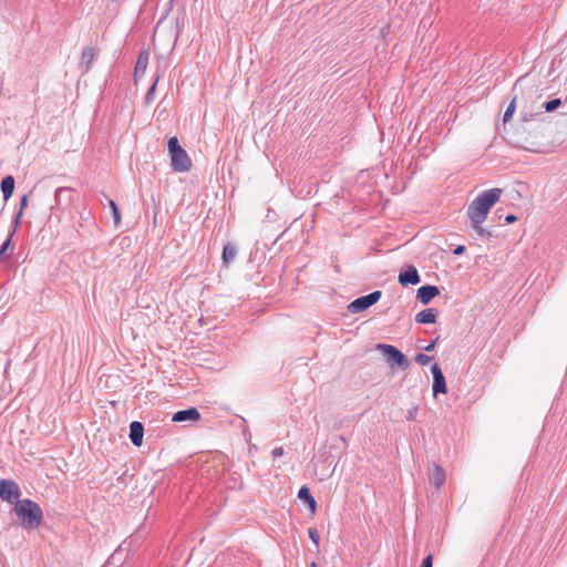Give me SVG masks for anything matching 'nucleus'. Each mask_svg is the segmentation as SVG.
Instances as JSON below:
<instances>
[{
	"label": "nucleus",
	"instance_id": "nucleus-1",
	"mask_svg": "<svg viewBox=\"0 0 567 567\" xmlns=\"http://www.w3.org/2000/svg\"><path fill=\"white\" fill-rule=\"evenodd\" d=\"M503 189L491 188L480 193L467 207L466 215L474 231L483 238L489 239L492 231L482 227L486 220L489 209L499 200Z\"/></svg>",
	"mask_w": 567,
	"mask_h": 567
},
{
	"label": "nucleus",
	"instance_id": "nucleus-2",
	"mask_svg": "<svg viewBox=\"0 0 567 567\" xmlns=\"http://www.w3.org/2000/svg\"><path fill=\"white\" fill-rule=\"evenodd\" d=\"M14 513L20 519V526L27 530L39 528L43 522V512L40 505L30 499H18L14 506Z\"/></svg>",
	"mask_w": 567,
	"mask_h": 567
},
{
	"label": "nucleus",
	"instance_id": "nucleus-3",
	"mask_svg": "<svg viewBox=\"0 0 567 567\" xmlns=\"http://www.w3.org/2000/svg\"><path fill=\"white\" fill-rule=\"evenodd\" d=\"M168 153L173 171L184 173L192 168V161L187 152L179 145L176 136L168 140Z\"/></svg>",
	"mask_w": 567,
	"mask_h": 567
},
{
	"label": "nucleus",
	"instance_id": "nucleus-4",
	"mask_svg": "<svg viewBox=\"0 0 567 567\" xmlns=\"http://www.w3.org/2000/svg\"><path fill=\"white\" fill-rule=\"evenodd\" d=\"M378 350L381 351L390 367L398 365L402 370H406L410 367L408 358L394 346L380 343L378 344Z\"/></svg>",
	"mask_w": 567,
	"mask_h": 567
},
{
	"label": "nucleus",
	"instance_id": "nucleus-5",
	"mask_svg": "<svg viewBox=\"0 0 567 567\" xmlns=\"http://www.w3.org/2000/svg\"><path fill=\"white\" fill-rule=\"evenodd\" d=\"M382 296L380 290L372 291L369 295L362 296L350 302L348 311L351 313H358L367 310L374 303H377Z\"/></svg>",
	"mask_w": 567,
	"mask_h": 567
},
{
	"label": "nucleus",
	"instance_id": "nucleus-6",
	"mask_svg": "<svg viewBox=\"0 0 567 567\" xmlns=\"http://www.w3.org/2000/svg\"><path fill=\"white\" fill-rule=\"evenodd\" d=\"M20 496V489L16 482L9 480L0 481V497L9 503L17 502Z\"/></svg>",
	"mask_w": 567,
	"mask_h": 567
},
{
	"label": "nucleus",
	"instance_id": "nucleus-7",
	"mask_svg": "<svg viewBox=\"0 0 567 567\" xmlns=\"http://www.w3.org/2000/svg\"><path fill=\"white\" fill-rule=\"evenodd\" d=\"M431 372L433 374V395L437 396L441 393H446V381L440 365L437 363L433 364L431 367Z\"/></svg>",
	"mask_w": 567,
	"mask_h": 567
},
{
	"label": "nucleus",
	"instance_id": "nucleus-8",
	"mask_svg": "<svg viewBox=\"0 0 567 567\" xmlns=\"http://www.w3.org/2000/svg\"><path fill=\"white\" fill-rule=\"evenodd\" d=\"M71 194H72V188H70V187L56 188L55 194H54L55 207L58 209H62V210L65 209L72 202Z\"/></svg>",
	"mask_w": 567,
	"mask_h": 567
},
{
	"label": "nucleus",
	"instance_id": "nucleus-9",
	"mask_svg": "<svg viewBox=\"0 0 567 567\" xmlns=\"http://www.w3.org/2000/svg\"><path fill=\"white\" fill-rule=\"evenodd\" d=\"M421 278L417 272V269L414 266H409L406 269L402 270L399 275V282L402 286L409 285H417Z\"/></svg>",
	"mask_w": 567,
	"mask_h": 567
},
{
	"label": "nucleus",
	"instance_id": "nucleus-10",
	"mask_svg": "<svg viewBox=\"0 0 567 567\" xmlns=\"http://www.w3.org/2000/svg\"><path fill=\"white\" fill-rule=\"evenodd\" d=\"M439 295H440V289L436 286H432V285L422 286L416 291V298L423 305L430 303L431 300L434 299Z\"/></svg>",
	"mask_w": 567,
	"mask_h": 567
},
{
	"label": "nucleus",
	"instance_id": "nucleus-11",
	"mask_svg": "<svg viewBox=\"0 0 567 567\" xmlns=\"http://www.w3.org/2000/svg\"><path fill=\"white\" fill-rule=\"evenodd\" d=\"M97 53L96 49L93 47H86L83 49L80 61V70L82 73H86L90 71L93 61L95 60Z\"/></svg>",
	"mask_w": 567,
	"mask_h": 567
},
{
	"label": "nucleus",
	"instance_id": "nucleus-12",
	"mask_svg": "<svg viewBox=\"0 0 567 567\" xmlns=\"http://www.w3.org/2000/svg\"><path fill=\"white\" fill-rule=\"evenodd\" d=\"M200 419V413L196 408H189L186 410L177 411L173 414L172 421L176 423L186 422V421H198Z\"/></svg>",
	"mask_w": 567,
	"mask_h": 567
},
{
	"label": "nucleus",
	"instance_id": "nucleus-13",
	"mask_svg": "<svg viewBox=\"0 0 567 567\" xmlns=\"http://www.w3.org/2000/svg\"><path fill=\"white\" fill-rule=\"evenodd\" d=\"M429 482L434 485L436 488H440L445 482V472L439 464H433L432 467L429 468Z\"/></svg>",
	"mask_w": 567,
	"mask_h": 567
},
{
	"label": "nucleus",
	"instance_id": "nucleus-14",
	"mask_svg": "<svg viewBox=\"0 0 567 567\" xmlns=\"http://www.w3.org/2000/svg\"><path fill=\"white\" fill-rule=\"evenodd\" d=\"M144 426L138 421H133L130 424V440L135 446H141L143 443Z\"/></svg>",
	"mask_w": 567,
	"mask_h": 567
},
{
	"label": "nucleus",
	"instance_id": "nucleus-15",
	"mask_svg": "<svg viewBox=\"0 0 567 567\" xmlns=\"http://www.w3.org/2000/svg\"><path fill=\"white\" fill-rule=\"evenodd\" d=\"M148 59H150V54L146 50H143L140 52L138 56H137V60H136V63H135V68H134V78L135 80L140 76H143L146 69H147V65H148Z\"/></svg>",
	"mask_w": 567,
	"mask_h": 567
},
{
	"label": "nucleus",
	"instance_id": "nucleus-16",
	"mask_svg": "<svg viewBox=\"0 0 567 567\" xmlns=\"http://www.w3.org/2000/svg\"><path fill=\"white\" fill-rule=\"evenodd\" d=\"M415 321L420 324H431L436 321V312L433 308H426L415 316Z\"/></svg>",
	"mask_w": 567,
	"mask_h": 567
},
{
	"label": "nucleus",
	"instance_id": "nucleus-17",
	"mask_svg": "<svg viewBox=\"0 0 567 567\" xmlns=\"http://www.w3.org/2000/svg\"><path fill=\"white\" fill-rule=\"evenodd\" d=\"M298 497L303 501L311 514H315L317 511V502L313 496L310 494V491L307 486H302L298 492Z\"/></svg>",
	"mask_w": 567,
	"mask_h": 567
},
{
	"label": "nucleus",
	"instance_id": "nucleus-18",
	"mask_svg": "<svg viewBox=\"0 0 567 567\" xmlns=\"http://www.w3.org/2000/svg\"><path fill=\"white\" fill-rule=\"evenodd\" d=\"M236 256H237L236 245L233 243H227L223 248V254H221L223 265L225 267H228L229 264L236 258Z\"/></svg>",
	"mask_w": 567,
	"mask_h": 567
},
{
	"label": "nucleus",
	"instance_id": "nucleus-19",
	"mask_svg": "<svg viewBox=\"0 0 567 567\" xmlns=\"http://www.w3.org/2000/svg\"><path fill=\"white\" fill-rule=\"evenodd\" d=\"M0 188L3 194V199L7 202L13 194L14 178L11 175L3 177L1 181Z\"/></svg>",
	"mask_w": 567,
	"mask_h": 567
},
{
	"label": "nucleus",
	"instance_id": "nucleus-20",
	"mask_svg": "<svg viewBox=\"0 0 567 567\" xmlns=\"http://www.w3.org/2000/svg\"><path fill=\"white\" fill-rule=\"evenodd\" d=\"M515 110H516V96L513 97V100L511 101L509 105L507 106V109L503 115L504 123H507L512 120Z\"/></svg>",
	"mask_w": 567,
	"mask_h": 567
},
{
	"label": "nucleus",
	"instance_id": "nucleus-21",
	"mask_svg": "<svg viewBox=\"0 0 567 567\" xmlns=\"http://www.w3.org/2000/svg\"><path fill=\"white\" fill-rule=\"evenodd\" d=\"M109 206L112 212V216L114 218V224H115V226H118L121 223V214H120L118 207L113 199L109 200Z\"/></svg>",
	"mask_w": 567,
	"mask_h": 567
},
{
	"label": "nucleus",
	"instance_id": "nucleus-22",
	"mask_svg": "<svg viewBox=\"0 0 567 567\" xmlns=\"http://www.w3.org/2000/svg\"><path fill=\"white\" fill-rule=\"evenodd\" d=\"M561 105L560 99H553L544 103V109L546 112H554Z\"/></svg>",
	"mask_w": 567,
	"mask_h": 567
},
{
	"label": "nucleus",
	"instance_id": "nucleus-23",
	"mask_svg": "<svg viewBox=\"0 0 567 567\" xmlns=\"http://www.w3.org/2000/svg\"><path fill=\"white\" fill-rule=\"evenodd\" d=\"M21 217H22V214H21V210H19L16 216L13 217V220H12V224H11V227H10V231H9V235L10 236H14V234L17 233V229L20 225V221H21Z\"/></svg>",
	"mask_w": 567,
	"mask_h": 567
},
{
	"label": "nucleus",
	"instance_id": "nucleus-24",
	"mask_svg": "<svg viewBox=\"0 0 567 567\" xmlns=\"http://www.w3.org/2000/svg\"><path fill=\"white\" fill-rule=\"evenodd\" d=\"M308 535L311 542L318 547L320 542L319 533L316 528L311 527L308 529Z\"/></svg>",
	"mask_w": 567,
	"mask_h": 567
},
{
	"label": "nucleus",
	"instance_id": "nucleus-25",
	"mask_svg": "<svg viewBox=\"0 0 567 567\" xmlns=\"http://www.w3.org/2000/svg\"><path fill=\"white\" fill-rule=\"evenodd\" d=\"M12 236H8V238L2 243L0 247V259L7 254L11 246Z\"/></svg>",
	"mask_w": 567,
	"mask_h": 567
},
{
	"label": "nucleus",
	"instance_id": "nucleus-26",
	"mask_svg": "<svg viewBox=\"0 0 567 567\" xmlns=\"http://www.w3.org/2000/svg\"><path fill=\"white\" fill-rule=\"evenodd\" d=\"M414 360H415V362H417L421 365H426L432 360V358L424 353H417L415 355Z\"/></svg>",
	"mask_w": 567,
	"mask_h": 567
},
{
	"label": "nucleus",
	"instance_id": "nucleus-27",
	"mask_svg": "<svg viewBox=\"0 0 567 567\" xmlns=\"http://www.w3.org/2000/svg\"><path fill=\"white\" fill-rule=\"evenodd\" d=\"M157 81H158V78L155 79V81L153 82V84L151 85V87L148 89L147 93H146V102H150L152 99H153V94L155 92V89H156V84H157Z\"/></svg>",
	"mask_w": 567,
	"mask_h": 567
},
{
	"label": "nucleus",
	"instance_id": "nucleus-28",
	"mask_svg": "<svg viewBox=\"0 0 567 567\" xmlns=\"http://www.w3.org/2000/svg\"><path fill=\"white\" fill-rule=\"evenodd\" d=\"M421 567H433V556L427 555L423 560Z\"/></svg>",
	"mask_w": 567,
	"mask_h": 567
},
{
	"label": "nucleus",
	"instance_id": "nucleus-29",
	"mask_svg": "<svg viewBox=\"0 0 567 567\" xmlns=\"http://www.w3.org/2000/svg\"><path fill=\"white\" fill-rule=\"evenodd\" d=\"M284 453H285V450H284V447H281V446L275 447V449L272 450V456H274L275 458L282 456V455H284Z\"/></svg>",
	"mask_w": 567,
	"mask_h": 567
},
{
	"label": "nucleus",
	"instance_id": "nucleus-30",
	"mask_svg": "<svg viewBox=\"0 0 567 567\" xmlns=\"http://www.w3.org/2000/svg\"><path fill=\"white\" fill-rule=\"evenodd\" d=\"M28 205V196L27 195H23L20 199V209L19 210H23Z\"/></svg>",
	"mask_w": 567,
	"mask_h": 567
},
{
	"label": "nucleus",
	"instance_id": "nucleus-31",
	"mask_svg": "<svg viewBox=\"0 0 567 567\" xmlns=\"http://www.w3.org/2000/svg\"><path fill=\"white\" fill-rule=\"evenodd\" d=\"M436 342H437V338H436L435 340H433L430 344H427V346L424 348V350H425V351H427V352L433 351V350H434V348H435Z\"/></svg>",
	"mask_w": 567,
	"mask_h": 567
},
{
	"label": "nucleus",
	"instance_id": "nucleus-32",
	"mask_svg": "<svg viewBox=\"0 0 567 567\" xmlns=\"http://www.w3.org/2000/svg\"><path fill=\"white\" fill-rule=\"evenodd\" d=\"M517 220V217L515 215H507L505 217V224H512Z\"/></svg>",
	"mask_w": 567,
	"mask_h": 567
},
{
	"label": "nucleus",
	"instance_id": "nucleus-33",
	"mask_svg": "<svg viewBox=\"0 0 567 567\" xmlns=\"http://www.w3.org/2000/svg\"><path fill=\"white\" fill-rule=\"evenodd\" d=\"M465 251V247L460 245L457 246L454 250H453V254L454 255H462L463 252Z\"/></svg>",
	"mask_w": 567,
	"mask_h": 567
},
{
	"label": "nucleus",
	"instance_id": "nucleus-34",
	"mask_svg": "<svg viewBox=\"0 0 567 567\" xmlns=\"http://www.w3.org/2000/svg\"><path fill=\"white\" fill-rule=\"evenodd\" d=\"M415 410H416V408H415V409H413V410H409V411H408L406 419H408L409 421H413V420L415 419Z\"/></svg>",
	"mask_w": 567,
	"mask_h": 567
},
{
	"label": "nucleus",
	"instance_id": "nucleus-35",
	"mask_svg": "<svg viewBox=\"0 0 567 567\" xmlns=\"http://www.w3.org/2000/svg\"><path fill=\"white\" fill-rule=\"evenodd\" d=\"M308 567H318L315 561H312Z\"/></svg>",
	"mask_w": 567,
	"mask_h": 567
}]
</instances>
